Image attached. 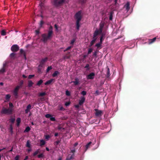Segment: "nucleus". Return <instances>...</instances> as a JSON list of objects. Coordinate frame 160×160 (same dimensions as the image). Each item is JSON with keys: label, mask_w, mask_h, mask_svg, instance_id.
<instances>
[{"label": "nucleus", "mask_w": 160, "mask_h": 160, "mask_svg": "<svg viewBox=\"0 0 160 160\" xmlns=\"http://www.w3.org/2000/svg\"><path fill=\"white\" fill-rule=\"evenodd\" d=\"M52 34V27L50 26L48 31V35L46 34H43L42 35V40L44 42H46L48 40L50 39Z\"/></svg>", "instance_id": "obj_1"}, {"label": "nucleus", "mask_w": 160, "mask_h": 160, "mask_svg": "<svg viewBox=\"0 0 160 160\" xmlns=\"http://www.w3.org/2000/svg\"><path fill=\"white\" fill-rule=\"evenodd\" d=\"M12 108L7 109L4 107L2 108L1 113L2 114H10L12 113Z\"/></svg>", "instance_id": "obj_2"}, {"label": "nucleus", "mask_w": 160, "mask_h": 160, "mask_svg": "<svg viewBox=\"0 0 160 160\" xmlns=\"http://www.w3.org/2000/svg\"><path fill=\"white\" fill-rule=\"evenodd\" d=\"M64 1V0H53L52 2L53 4L55 6L61 5Z\"/></svg>", "instance_id": "obj_3"}, {"label": "nucleus", "mask_w": 160, "mask_h": 160, "mask_svg": "<svg viewBox=\"0 0 160 160\" xmlns=\"http://www.w3.org/2000/svg\"><path fill=\"white\" fill-rule=\"evenodd\" d=\"M75 152V149L74 148L72 149H71V152L70 153H71L72 154H69L68 155V157L66 159V160H70L73 158L74 155V153Z\"/></svg>", "instance_id": "obj_4"}, {"label": "nucleus", "mask_w": 160, "mask_h": 160, "mask_svg": "<svg viewBox=\"0 0 160 160\" xmlns=\"http://www.w3.org/2000/svg\"><path fill=\"white\" fill-rule=\"evenodd\" d=\"M47 60V58H46L42 59L39 65L38 71L39 72H41V68L42 67L44 63Z\"/></svg>", "instance_id": "obj_5"}, {"label": "nucleus", "mask_w": 160, "mask_h": 160, "mask_svg": "<svg viewBox=\"0 0 160 160\" xmlns=\"http://www.w3.org/2000/svg\"><path fill=\"white\" fill-rule=\"evenodd\" d=\"M81 13V11H79L75 14V17L77 19V21H80L81 20L82 17Z\"/></svg>", "instance_id": "obj_6"}, {"label": "nucleus", "mask_w": 160, "mask_h": 160, "mask_svg": "<svg viewBox=\"0 0 160 160\" xmlns=\"http://www.w3.org/2000/svg\"><path fill=\"white\" fill-rule=\"evenodd\" d=\"M19 47L17 45H14L11 48V50L12 51L16 52L19 49Z\"/></svg>", "instance_id": "obj_7"}, {"label": "nucleus", "mask_w": 160, "mask_h": 160, "mask_svg": "<svg viewBox=\"0 0 160 160\" xmlns=\"http://www.w3.org/2000/svg\"><path fill=\"white\" fill-rule=\"evenodd\" d=\"M95 74L94 72H92L88 74L87 76V78L88 79H92L94 78Z\"/></svg>", "instance_id": "obj_8"}, {"label": "nucleus", "mask_w": 160, "mask_h": 160, "mask_svg": "<svg viewBox=\"0 0 160 160\" xmlns=\"http://www.w3.org/2000/svg\"><path fill=\"white\" fill-rule=\"evenodd\" d=\"M20 88V86H18L15 88V89L13 91V93H14V94L15 97H17L18 96V91L19 88Z\"/></svg>", "instance_id": "obj_9"}, {"label": "nucleus", "mask_w": 160, "mask_h": 160, "mask_svg": "<svg viewBox=\"0 0 160 160\" xmlns=\"http://www.w3.org/2000/svg\"><path fill=\"white\" fill-rule=\"evenodd\" d=\"M101 32H100L99 30H96L94 32L93 34V38H95L97 39V36L99 33H101Z\"/></svg>", "instance_id": "obj_10"}, {"label": "nucleus", "mask_w": 160, "mask_h": 160, "mask_svg": "<svg viewBox=\"0 0 160 160\" xmlns=\"http://www.w3.org/2000/svg\"><path fill=\"white\" fill-rule=\"evenodd\" d=\"M96 111L95 115L97 116H100L101 115L102 111L101 110H99L97 109H95Z\"/></svg>", "instance_id": "obj_11"}, {"label": "nucleus", "mask_w": 160, "mask_h": 160, "mask_svg": "<svg viewBox=\"0 0 160 160\" xmlns=\"http://www.w3.org/2000/svg\"><path fill=\"white\" fill-rule=\"evenodd\" d=\"M85 101V98L83 97H82L80 98V99L79 101V105H81L83 104Z\"/></svg>", "instance_id": "obj_12"}, {"label": "nucleus", "mask_w": 160, "mask_h": 160, "mask_svg": "<svg viewBox=\"0 0 160 160\" xmlns=\"http://www.w3.org/2000/svg\"><path fill=\"white\" fill-rule=\"evenodd\" d=\"M104 26V23L103 22H101L99 25V30L100 32H102V28Z\"/></svg>", "instance_id": "obj_13"}, {"label": "nucleus", "mask_w": 160, "mask_h": 160, "mask_svg": "<svg viewBox=\"0 0 160 160\" xmlns=\"http://www.w3.org/2000/svg\"><path fill=\"white\" fill-rule=\"evenodd\" d=\"M31 109V106L30 104L28 105L26 108V109L25 110V113H27Z\"/></svg>", "instance_id": "obj_14"}, {"label": "nucleus", "mask_w": 160, "mask_h": 160, "mask_svg": "<svg viewBox=\"0 0 160 160\" xmlns=\"http://www.w3.org/2000/svg\"><path fill=\"white\" fill-rule=\"evenodd\" d=\"M73 82L75 85H77L79 84V79L78 78H76L75 81L72 82Z\"/></svg>", "instance_id": "obj_15"}, {"label": "nucleus", "mask_w": 160, "mask_h": 160, "mask_svg": "<svg viewBox=\"0 0 160 160\" xmlns=\"http://www.w3.org/2000/svg\"><path fill=\"white\" fill-rule=\"evenodd\" d=\"M129 6L130 3L129 2H127L126 5L124 6V7L126 8L127 12L129 11L130 9Z\"/></svg>", "instance_id": "obj_16"}, {"label": "nucleus", "mask_w": 160, "mask_h": 160, "mask_svg": "<svg viewBox=\"0 0 160 160\" xmlns=\"http://www.w3.org/2000/svg\"><path fill=\"white\" fill-rule=\"evenodd\" d=\"M54 80L53 79H52L49 80H48L45 83V85H48L50 84Z\"/></svg>", "instance_id": "obj_17"}, {"label": "nucleus", "mask_w": 160, "mask_h": 160, "mask_svg": "<svg viewBox=\"0 0 160 160\" xmlns=\"http://www.w3.org/2000/svg\"><path fill=\"white\" fill-rule=\"evenodd\" d=\"M6 65L5 64H3V67L0 70V73H4L5 71V68H4V67H5Z\"/></svg>", "instance_id": "obj_18"}, {"label": "nucleus", "mask_w": 160, "mask_h": 160, "mask_svg": "<svg viewBox=\"0 0 160 160\" xmlns=\"http://www.w3.org/2000/svg\"><path fill=\"white\" fill-rule=\"evenodd\" d=\"M45 141L43 139L41 140H40V146H42L45 144Z\"/></svg>", "instance_id": "obj_19"}, {"label": "nucleus", "mask_w": 160, "mask_h": 160, "mask_svg": "<svg viewBox=\"0 0 160 160\" xmlns=\"http://www.w3.org/2000/svg\"><path fill=\"white\" fill-rule=\"evenodd\" d=\"M96 39V38H93V39L90 42V46H92L94 44Z\"/></svg>", "instance_id": "obj_20"}, {"label": "nucleus", "mask_w": 160, "mask_h": 160, "mask_svg": "<svg viewBox=\"0 0 160 160\" xmlns=\"http://www.w3.org/2000/svg\"><path fill=\"white\" fill-rule=\"evenodd\" d=\"M17 122V126H19L21 122V119L20 118H17L16 120Z\"/></svg>", "instance_id": "obj_21"}, {"label": "nucleus", "mask_w": 160, "mask_h": 160, "mask_svg": "<svg viewBox=\"0 0 160 160\" xmlns=\"http://www.w3.org/2000/svg\"><path fill=\"white\" fill-rule=\"evenodd\" d=\"M80 21H76V27H77V29L78 30L79 28L80 27V24H79V22Z\"/></svg>", "instance_id": "obj_22"}, {"label": "nucleus", "mask_w": 160, "mask_h": 160, "mask_svg": "<svg viewBox=\"0 0 160 160\" xmlns=\"http://www.w3.org/2000/svg\"><path fill=\"white\" fill-rule=\"evenodd\" d=\"M59 72L58 71H55L54 73L52 74L53 77H55L57 76L58 74H59Z\"/></svg>", "instance_id": "obj_23"}, {"label": "nucleus", "mask_w": 160, "mask_h": 160, "mask_svg": "<svg viewBox=\"0 0 160 160\" xmlns=\"http://www.w3.org/2000/svg\"><path fill=\"white\" fill-rule=\"evenodd\" d=\"M40 152V149H38L35 152L33 153V156H35L38 154Z\"/></svg>", "instance_id": "obj_24"}, {"label": "nucleus", "mask_w": 160, "mask_h": 160, "mask_svg": "<svg viewBox=\"0 0 160 160\" xmlns=\"http://www.w3.org/2000/svg\"><path fill=\"white\" fill-rule=\"evenodd\" d=\"M92 143V142H90L88 143L86 145V151L89 147L90 145Z\"/></svg>", "instance_id": "obj_25"}, {"label": "nucleus", "mask_w": 160, "mask_h": 160, "mask_svg": "<svg viewBox=\"0 0 160 160\" xmlns=\"http://www.w3.org/2000/svg\"><path fill=\"white\" fill-rule=\"evenodd\" d=\"M26 146L27 147L30 148H31V144L30 143V142L29 140L27 141V143L26 144Z\"/></svg>", "instance_id": "obj_26"}, {"label": "nucleus", "mask_w": 160, "mask_h": 160, "mask_svg": "<svg viewBox=\"0 0 160 160\" xmlns=\"http://www.w3.org/2000/svg\"><path fill=\"white\" fill-rule=\"evenodd\" d=\"M33 84V83L31 80L28 81V86L29 87H31Z\"/></svg>", "instance_id": "obj_27"}, {"label": "nucleus", "mask_w": 160, "mask_h": 160, "mask_svg": "<svg viewBox=\"0 0 160 160\" xmlns=\"http://www.w3.org/2000/svg\"><path fill=\"white\" fill-rule=\"evenodd\" d=\"M42 82H43L42 80V79H41L39 81H38V82L37 83V85L39 86L42 84Z\"/></svg>", "instance_id": "obj_28"}, {"label": "nucleus", "mask_w": 160, "mask_h": 160, "mask_svg": "<svg viewBox=\"0 0 160 160\" xmlns=\"http://www.w3.org/2000/svg\"><path fill=\"white\" fill-rule=\"evenodd\" d=\"M30 130V128L29 127H26L25 130L24 131V132H28Z\"/></svg>", "instance_id": "obj_29"}, {"label": "nucleus", "mask_w": 160, "mask_h": 160, "mask_svg": "<svg viewBox=\"0 0 160 160\" xmlns=\"http://www.w3.org/2000/svg\"><path fill=\"white\" fill-rule=\"evenodd\" d=\"M46 94V93L45 92H42L40 93L39 94L38 96L39 97L43 96L45 95Z\"/></svg>", "instance_id": "obj_30"}, {"label": "nucleus", "mask_w": 160, "mask_h": 160, "mask_svg": "<svg viewBox=\"0 0 160 160\" xmlns=\"http://www.w3.org/2000/svg\"><path fill=\"white\" fill-rule=\"evenodd\" d=\"M1 33L2 35L4 36L6 34V32L5 30H2L1 31Z\"/></svg>", "instance_id": "obj_31"}, {"label": "nucleus", "mask_w": 160, "mask_h": 160, "mask_svg": "<svg viewBox=\"0 0 160 160\" xmlns=\"http://www.w3.org/2000/svg\"><path fill=\"white\" fill-rule=\"evenodd\" d=\"M113 12H111L110 13V16H109V19L110 20H112V14Z\"/></svg>", "instance_id": "obj_32"}, {"label": "nucleus", "mask_w": 160, "mask_h": 160, "mask_svg": "<svg viewBox=\"0 0 160 160\" xmlns=\"http://www.w3.org/2000/svg\"><path fill=\"white\" fill-rule=\"evenodd\" d=\"M45 138L46 140H48L50 138V136L49 135H47L45 136Z\"/></svg>", "instance_id": "obj_33"}, {"label": "nucleus", "mask_w": 160, "mask_h": 160, "mask_svg": "<svg viewBox=\"0 0 160 160\" xmlns=\"http://www.w3.org/2000/svg\"><path fill=\"white\" fill-rule=\"evenodd\" d=\"M66 94L68 96H69L70 95V93L68 90L66 91Z\"/></svg>", "instance_id": "obj_34"}, {"label": "nucleus", "mask_w": 160, "mask_h": 160, "mask_svg": "<svg viewBox=\"0 0 160 160\" xmlns=\"http://www.w3.org/2000/svg\"><path fill=\"white\" fill-rule=\"evenodd\" d=\"M10 97L11 96L9 94H7L6 96V99H8L10 98Z\"/></svg>", "instance_id": "obj_35"}, {"label": "nucleus", "mask_w": 160, "mask_h": 160, "mask_svg": "<svg viewBox=\"0 0 160 160\" xmlns=\"http://www.w3.org/2000/svg\"><path fill=\"white\" fill-rule=\"evenodd\" d=\"M51 116L52 115L50 114H47L45 115L46 117L47 118H50Z\"/></svg>", "instance_id": "obj_36"}, {"label": "nucleus", "mask_w": 160, "mask_h": 160, "mask_svg": "<svg viewBox=\"0 0 160 160\" xmlns=\"http://www.w3.org/2000/svg\"><path fill=\"white\" fill-rule=\"evenodd\" d=\"M52 66L48 67L47 70V72H48L49 70H51L52 69Z\"/></svg>", "instance_id": "obj_37"}, {"label": "nucleus", "mask_w": 160, "mask_h": 160, "mask_svg": "<svg viewBox=\"0 0 160 160\" xmlns=\"http://www.w3.org/2000/svg\"><path fill=\"white\" fill-rule=\"evenodd\" d=\"M45 0H40V2H41V3H40V4L39 5L41 7H42L43 5V2Z\"/></svg>", "instance_id": "obj_38"}, {"label": "nucleus", "mask_w": 160, "mask_h": 160, "mask_svg": "<svg viewBox=\"0 0 160 160\" xmlns=\"http://www.w3.org/2000/svg\"><path fill=\"white\" fill-rule=\"evenodd\" d=\"M102 43H101L100 42L99 43H97L96 44V46L97 47V48H99V47H100L101 46V44Z\"/></svg>", "instance_id": "obj_39"}, {"label": "nucleus", "mask_w": 160, "mask_h": 160, "mask_svg": "<svg viewBox=\"0 0 160 160\" xmlns=\"http://www.w3.org/2000/svg\"><path fill=\"white\" fill-rule=\"evenodd\" d=\"M92 51V48H89L88 51V54H89Z\"/></svg>", "instance_id": "obj_40"}, {"label": "nucleus", "mask_w": 160, "mask_h": 160, "mask_svg": "<svg viewBox=\"0 0 160 160\" xmlns=\"http://www.w3.org/2000/svg\"><path fill=\"white\" fill-rule=\"evenodd\" d=\"M43 153H41L38 155V158H41L43 157Z\"/></svg>", "instance_id": "obj_41"}, {"label": "nucleus", "mask_w": 160, "mask_h": 160, "mask_svg": "<svg viewBox=\"0 0 160 160\" xmlns=\"http://www.w3.org/2000/svg\"><path fill=\"white\" fill-rule=\"evenodd\" d=\"M85 68H87V70H89V65L88 64H87Z\"/></svg>", "instance_id": "obj_42"}, {"label": "nucleus", "mask_w": 160, "mask_h": 160, "mask_svg": "<svg viewBox=\"0 0 160 160\" xmlns=\"http://www.w3.org/2000/svg\"><path fill=\"white\" fill-rule=\"evenodd\" d=\"M9 108H12V109L13 107V105L12 103L10 102L9 103Z\"/></svg>", "instance_id": "obj_43"}, {"label": "nucleus", "mask_w": 160, "mask_h": 160, "mask_svg": "<svg viewBox=\"0 0 160 160\" xmlns=\"http://www.w3.org/2000/svg\"><path fill=\"white\" fill-rule=\"evenodd\" d=\"M50 119V120L52 121H55V118L52 117V116L51 117Z\"/></svg>", "instance_id": "obj_44"}, {"label": "nucleus", "mask_w": 160, "mask_h": 160, "mask_svg": "<svg viewBox=\"0 0 160 160\" xmlns=\"http://www.w3.org/2000/svg\"><path fill=\"white\" fill-rule=\"evenodd\" d=\"M104 38H103V36H102L101 37L100 39V42L101 43H102V42Z\"/></svg>", "instance_id": "obj_45"}, {"label": "nucleus", "mask_w": 160, "mask_h": 160, "mask_svg": "<svg viewBox=\"0 0 160 160\" xmlns=\"http://www.w3.org/2000/svg\"><path fill=\"white\" fill-rule=\"evenodd\" d=\"M86 94V91H82V92H81V94L83 95H85Z\"/></svg>", "instance_id": "obj_46"}, {"label": "nucleus", "mask_w": 160, "mask_h": 160, "mask_svg": "<svg viewBox=\"0 0 160 160\" xmlns=\"http://www.w3.org/2000/svg\"><path fill=\"white\" fill-rule=\"evenodd\" d=\"M10 121L12 123H13L15 120V119L14 118H12L10 119Z\"/></svg>", "instance_id": "obj_47"}, {"label": "nucleus", "mask_w": 160, "mask_h": 160, "mask_svg": "<svg viewBox=\"0 0 160 160\" xmlns=\"http://www.w3.org/2000/svg\"><path fill=\"white\" fill-rule=\"evenodd\" d=\"M70 102H66L65 103V105L66 106H68L69 105Z\"/></svg>", "instance_id": "obj_48"}, {"label": "nucleus", "mask_w": 160, "mask_h": 160, "mask_svg": "<svg viewBox=\"0 0 160 160\" xmlns=\"http://www.w3.org/2000/svg\"><path fill=\"white\" fill-rule=\"evenodd\" d=\"M15 53H12L10 54V56L11 58H12L14 56Z\"/></svg>", "instance_id": "obj_49"}, {"label": "nucleus", "mask_w": 160, "mask_h": 160, "mask_svg": "<svg viewBox=\"0 0 160 160\" xmlns=\"http://www.w3.org/2000/svg\"><path fill=\"white\" fill-rule=\"evenodd\" d=\"M34 75H30L28 76V78L30 79L32 78V77H34Z\"/></svg>", "instance_id": "obj_50"}, {"label": "nucleus", "mask_w": 160, "mask_h": 160, "mask_svg": "<svg viewBox=\"0 0 160 160\" xmlns=\"http://www.w3.org/2000/svg\"><path fill=\"white\" fill-rule=\"evenodd\" d=\"M75 39H73L71 41V44H73V43H74V42H75Z\"/></svg>", "instance_id": "obj_51"}, {"label": "nucleus", "mask_w": 160, "mask_h": 160, "mask_svg": "<svg viewBox=\"0 0 160 160\" xmlns=\"http://www.w3.org/2000/svg\"><path fill=\"white\" fill-rule=\"evenodd\" d=\"M19 158V156L18 155H17L15 158V160H18Z\"/></svg>", "instance_id": "obj_52"}, {"label": "nucleus", "mask_w": 160, "mask_h": 160, "mask_svg": "<svg viewBox=\"0 0 160 160\" xmlns=\"http://www.w3.org/2000/svg\"><path fill=\"white\" fill-rule=\"evenodd\" d=\"M43 24V22L42 21H41L40 22V25L41 27L42 26V25Z\"/></svg>", "instance_id": "obj_53"}, {"label": "nucleus", "mask_w": 160, "mask_h": 160, "mask_svg": "<svg viewBox=\"0 0 160 160\" xmlns=\"http://www.w3.org/2000/svg\"><path fill=\"white\" fill-rule=\"evenodd\" d=\"M71 48V46L69 47H68L66 50H64V51H66L68 50L69 49H70Z\"/></svg>", "instance_id": "obj_54"}, {"label": "nucleus", "mask_w": 160, "mask_h": 160, "mask_svg": "<svg viewBox=\"0 0 160 160\" xmlns=\"http://www.w3.org/2000/svg\"><path fill=\"white\" fill-rule=\"evenodd\" d=\"M85 2H86L85 0H81V3L82 4L85 3Z\"/></svg>", "instance_id": "obj_55"}, {"label": "nucleus", "mask_w": 160, "mask_h": 160, "mask_svg": "<svg viewBox=\"0 0 160 160\" xmlns=\"http://www.w3.org/2000/svg\"><path fill=\"white\" fill-rule=\"evenodd\" d=\"M55 27L56 30L57 31H58V26H57V25L56 24H55Z\"/></svg>", "instance_id": "obj_56"}, {"label": "nucleus", "mask_w": 160, "mask_h": 160, "mask_svg": "<svg viewBox=\"0 0 160 160\" xmlns=\"http://www.w3.org/2000/svg\"><path fill=\"white\" fill-rule=\"evenodd\" d=\"M70 57V56H64V58L65 59H68V58H69Z\"/></svg>", "instance_id": "obj_57"}, {"label": "nucleus", "mask_w": 160, "mask_h": 160, "mask_svg": "<svg viewBox=\"0 0 160 160\" xmlns=\"http://www.w3.org/2000/svg\"><path fill=\"white\" fill-rule=\"evenodd\" d=\"M149 43H151L154 42V41H153V40H152V39H150L149 40Z\"/></svg>", "instance_id": "obj_58"}, {"label": "nucleus", "mask_w": 160, "mask_h": 160, "mask_svg": "<svg viewBox=\"0 0 160 160\" xmlns=\"http://www.w3.org/2000/svg\"><path fill=\"white\" fill-rule=\"evenodd\" d=\"M108 76L110 75V70L109 68H108Z\"/></svg>", "instance_id": "obj_59"}, {"label": "nucleus", "mask_w": 160, "mask_h": 160, "mask_svg": "<svg viewBox=\"0 0 160 160\" xmlns=\"http://www.w3.org/2000/svg\"><path fill=\"white\" fill-rule=\"evenodd\" d=\"M23 82L22 80H21L20 81V83L21 85L19 86H20V87H21L22 85L23 84Z\"/></svg>", "instance_id": "obj_60"}, {"label": "nucleus", "mask_w": 160, "mask_h": 160, "mask_svg": "<svg viewBox=\"0 0 160 160\" xmlns=\"http://www.w3.org/2000/svg\"><path fill=\"white\" fill-rule=\"evenodd\" d=\"M20 52L21 53H23L24 54V51L22 49H21L20 50Z\"/></svg>", "instance_id": "obj_61"}, {"label": "nucleus", "mask_w": 160, "mask_h": 160, "mask_svg": "<svg viewBox=\"0 0 160 160\" xmlns=\"http://www.w3.org/2000/svg\"><path fill=\"white\" fill-rule=\"evenodd\" d=\"M78 144V143L77 142L75 143L74 145V147H76Z\"/></svg>", "instance_id": "obj_62"}, {"label": "nucleus", "mask_w": 160, "mask_h": 160, "mask_svg": "<svg viewBox=\"0 0 160 160\" xmlns=\"http://www.w3.org/2000/svg\"><path fill=\"white\" fill-rule=\"evenodd\" d=\"M156 38H153L152 39V40H153V41L154 42L156 40Z\"/></svg>", "instance_id": "obj_63"}, {"label": "nucleus", "mask_w": 160, "mask_h": 160, "mask_svg": "<svg viewBox=\"0 0 160 160\" xmlns=\"http://www.w3.org/2000/svg\"><path fill=\"white\" fill-rule=\"evenodd\" d=\"M28 156H26V157H25V158L24 159V160H27V159H28Z\"/></svg>", "instance_id": "obj_64"}]
</instances>
